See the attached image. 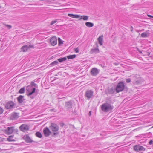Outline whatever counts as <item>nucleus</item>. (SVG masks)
<instances>
[{"mask_svg":"<svg viewBox=\"0 0 153 153\" xmlns=\"http://www.w3.org/2000/svg\"><path fill=\"white\" fill-rule=\"evenodd\" d=\"M131 81V80L130 79H126V82L127 83H129Z\"/></svg>","mask_w":153,"mask_h":153,"instance_id":"72a5a7b5","label":"nucleus"},{"mask_svg":"<svg viewBox=\"0 0 153 153\" xmlns=\"http://www.w3.org/2000/svg\"><path fill=\"white\" fill-rule=\"evenodd\" d=\"M58 62L57 61H55L51 63V65L53 66L54 65H56L58 64Z\"/></svg>","mask_w":153,"mask_h":153,"instance_id":"bb28decb","label":"nucleus"},{"mask_svg":"<svg viewBox=\"0 0 153 153\" xmlns=\"http://www.w3.org/2000/svg\"><path fill=\"white\" fill-rule=\"evenodd\" d=\"M28 49V46L27 45L23 46L21 48V51L24 52H27Z\"/></svg>","mask_w":153,"mask_h":153,"instance_id":"2eb2a0df","label":"nucleus"},{"mask_svg":"<svg viewBox=\"0 0 153 153\" xmlns=\"http://www.w3.org/2000/svg\"><path fill=\"white\" fill-rule=\"evenodd\" d=\"M153 128V126L152 127H151V128Z\"/></svg>","mask_w":153,"mask_h":153,"instance_id":"58836bf2","label":"nucleus"},{"mask_svg":"<svg viewBox=\"0 0 153 153\" xmlns=\"http://www.w3.org/2000/svg\"><path fill=\"white\" fill-rule=\"evenodd\" d=\"M76 57V55L75 54L69 55L67 56L68 59H70L75 58Z\"/></svg>","mask_w":153,"mask_h":153,"instance_id":"4be33fe9","label":"nucleus"},{"mask_svg":"<svg viewBox=\"0 0 153 153\" xmlns=\"http://www.w3.org/2000/svg\"><path fill=\"white\" fill-rule=\"evenodd\" d=\"M24 138L25 141L27 143H30L32 142V140L27 135H25L24 136Z\"/></svg>","mask_w":153,"mask_h":153,"instance_id":"f8f14e48","label":"nucleus"},{"mask_svg":"<svg viewBox=\"0 0 153 153\" xmlns=\"http://www.w3.org/2000/svg\"><path fill=\"white\" fill-rule=\"evenodd\" d=\"M28 87H29V86H27V88H28Z\"/></svg>","mask_w":153,"mask_h":153,"instance_id":"ea45409f","label":"nucleus"},{"mask_svg":"<svg viewBox=\"0 0 153 153\" xmlns=\"http://www.w3.org/2000/svg\"><path fill=\"white\" fill-rule=\"evenodd\" d=\"M125 85L124 83L122 82H120L117 85L116 88V91L117 93H119L122 91L124 89Z\"/></svg>","mask_w":153,"mask_h":153,"instance_id":"7ed1b4c3","label":"nucleus"},{"mask_svg":"<svg viewBox=\"0 0 153 153\" xmlns=\"http://www.w3.org/2000/svg\"><path fill=\"white\" fill-rule=\"evenodd\" d=\"M34 47L33 45H31L29 46H28V49L30 48H33Z\"/></svg>","mask_w":153,"mask_h":153,"instance_id":"2f4dec72","label":"nucleus"},{"mask_svg":"<svg viewBox=\"0 0 153 153\" xmlns=\"http://www.w3.org/2000/svg\"><path fill=\"white\" fill-rule=\"evenodd\" d=\"M80 18H79V20L82 19L84 20H88V17L87 16H80Z\"/></svg>","mask_w":153,"mask_h":153,"instance_id":"f3484780","label":"nucleus"},{"mask_svg":"<svg viewBox=\"0 0 153 153\" xmlns=\"http://www.w3.org/2000/svg\"><path fill=\"white\" fill-rule=\"evenodd\" d=\"M91 111H90L89 113V116L91 115Z\"/></svg>","mask_w":153,"mask_h":153,"instance_id":"4c0bfd02","label":"nucleus"},{"mask_svg":"<svg viewBox=\"0 0 153 153\" xmlns=\"http://www.w3.org/2000/svg\"><path fill=\"white\" fill-rule=\"evenodd\" d=\"M51 44L53 46L56 45L57 43V39L55 36L52 37L50 39Z\"/></svg>","mask_w":153,"mask_h":153,"instance_id":"423d86ee","label":"nucleus"},{"mask_svg":"<svg viewBox=\"0 0 153 153\" xmlns=\"http://www.w3.org/2000/svg\"><path fill=\"white\" fill-rule=\"evenodd\" d=\"M30 84L31 85L34 86H36V84L34 82H31Z\"/></svg>","mask_w":153,"mask_h":153,"instance_id":"c756f323","label":"nucleus"},{"mask_svg":"<svg viewBox=\"0 0 153 153\" xmlns=\"http://www.w3.org/2000/svg\"><path fill=\"white\" fill-rule=\"evenodd\" d=\"M85 24L86 26L88 27H92L94 26L93 24L90 22H86Z\"/></svg>","mask_w":153,"mask_h":153,"instance_id":"6ab92c4d","label":"nucleus"},{"mask_svg":"<svg viewBox=\"0 0 153 153\" xmlns=\"http://www.w3.org/2000/svg\"><path fill=\"white\" fill-rule=\"evenodd\" d=\"M67 59L66 57H64L62 58H59L58 59V61L60 62H61L63 61H65Z\"/></svg>","mask_w":153,"mask_h":153,"instance_id":"5701e85b","label":"nucleus"},{"mask_svg":"<svg viewBox=\"0 0 153 153\" xmlns=\"http://www.w3.org/2000/svg\"><path fill=\"white\" fill-rule=\"evenodd\" d=\"M93 91L91 90H90L87 91L86 92L85 95L89 99L93 95Z\"/></svg>","mask_w":153,"mask_h":153,"instance_id":"9b49d317","label":"nucleus"},{"mask_svg":"<svg viewBox=\"0 0 153 153\" xmlns=\"http://www.w3.org/2000/svg\"><path fill=\"white\" fill-rule=\"evenodd\" d=\"M101 108L102 111L105 112H107L113 109L111 105L108 103L102 104L101 106Z\"/></svg>","mask_w":153,"mask_h":153,"instance_id":"f03ea898","label":"nucleus"},{"mask_svg":"<svg viewBox=\"0 0 153 153\" xmlns=\"http://www.w3.org/2000/svg\"><path fill=\"white\" fill-rule=\"evenodd\" d=\"M114 65H118V64L117 63H114Z\"/></svg>","mask_w":153,"mask_h":153,"instance_id":"e433bc0d","label":"nucleus"},{"mask_svg":"<svg viewBox=\"0 0 153 153\" xmlns=\"http://www.w3.org/2000/svg\"><path fill=\"white\" fill-rule=\"evenodd\" d=\"M32 91L30 92L28 89L27 90V91H28L29 93L28 94V96H30L33 93H34L35 91V88H33V89L31 90Z\"/></svg>","mask_w":153,"mask_h":153,"instance_id":"412c9836","label":"nucleus"},{"mask_svg":"<svg viewBox=\"0 0 153 153\" xmlns=\"http://www.w3.org/2000/svg\"><path fill=\"white\" fill-rule=\"evenodd\" d=\"M19 128L21 131L25 132L29 130V127L28 125L25 124H24L20 126Z\"/></svg>","mask_w":153,"mask_h":153,"instance_id":"39448f33","label":"nucleus"},{"mask_svg":"<svg viewBox=\"0 0 153 153\" xmlns=\"http://www.w3.org/2000/svg\"><path fill=\"white\" fill-rule=\"evenodd\" d=\"M153 143V141L152 140H151L149 142V144L150 145H151Z\"/></svg>","mask_w":153,"mask_h":153,"instance_id":"f704fd0d","label":"nucleus"},{"mask_svg":"<svg viewBox=\"0 0 153 153\" xmlns=\"http://www.w3.org/2000/svg\"><path fill=\"white\" fill-rule=\"evenodd\" d=\"M24 96L20 95L17 98L18 101L20 103H22L23 102V98Z\"/></svg>","mask_w":153,"mask_h":153,"instance_id":"aec40b11","label":"nucleus"},{"mask_svg":"<svg viewBox=\"0 0 153 153\" xmlns=\"http://www.w3.org/2000/svg\"><path fill=\"white\" fill-rule=\"evenodd\" d=\"M149 36V33H148L143 32L141 34V36L143 38L147 37Z\"/></svg>","mask_w":153,"mask_h":153,"instance_id":"a211bd4d","label":"nucleus"},{"mask_svg":"<svg viewBox=\"0 0 153 153\" xmlns=\"http://www.w3.org/2000/svg\"><path fill=\"white\" fill-rule=\"evenodd\" d=\"M14 129L13 127H8L7 129L5 130V133L8 135L11 134L13 132Z\"/></svg>","mask_w":153,"mask_h":153,"instance_id":"9d476101","label":"nucleus"},{"mask_svg":"<svg viewBox=\"0 0 153 153\" xmlns=\"http://www.w3.org/2000/svg\"><path fill=\"white\" fill-rule=\"evenodd\" d=\"M36 135L39 138H41L42 137V135L41 133L39 132H37L36 133Z\"/></svg>","mask_w":153,"mask_h":153,"instance_id":"393cba45","label":"nucleus"},{"mask_svg":"<svg viewBox=\"0 0 153 153\" xmlns=\"http://www.w3.org/2000/svg\"><path fill=\"white\" fill-rule=\"evenodd\" d=\"M14 106V103L12 101H10L6 104L5 107L7 109H10L13 108Z\"/></svg>","mask_w":153,"mask_h":153,"instance_id":"0eeeda50","label":"nucleus"},{"mask_svg":"<svg viewBox=\"0 0 153 153\" xmlns=\"http://www.w3.org/2000/svg\"><path fill=\"white\" fill-rule=\"evenodd\" d=\"M25 92V88H22L20 89L19 91V93L20 94H23Z\"/></svg>","mask_w":153,"mask_h":153,"instance_id":"a878e982","label":"nucleus"},{"mask_svg":"<svg viewBox=\"0 0 153 153\" xmlns=\"http://www.w3.org/2000/svg\"><path fill=\"white\" fill-rule=\"evenodd\" d=\"M134 149L136 151H141L145 150V149L143 146L139 145H136L134 147Z\"/></svg>","mask_w":153,"mask_h":153,"instance_id":"6e6552de","label":"nucleus"},{"mask_svg":"<svg viewBox=\"0 0 153 153\" xmlns=\"http://www.w3.org/2000/svg\"><path fill=\"white\" fill-rule=\"evenodd\" d=\"M4 111V109L1 107H0V115L3 114Z\"/></svg>","mask_w":153,"mask_h":153,"instance_id":"c85d7f7f","label":"nucleus"},{"mask_svg":"<svg viewBox=\"0 0 153 153\" xmlns=\"http://www.w3.org/2000/svg\"><path fill=\"white\" fill-rule=\"evenodd\" d=\"M68 16L72 17L73 18H77L78 19L79 18H80V16H79V15H74L72 14H70L69 13L68 14Z\"/></svg>","mask_w":153,"mask_h":153,"instance_id":"4468645a","label":"nucleus"},{"mask_svg":"<svg viewBox=\"0 0 153 153\" xmlns=\"http://www.w3.org/2000/svg\"><path fill=\"white\" fill-rule=\"evenodd\" d=\"M91 74L92 76H96L99 73L98 69L96 68H93L91 71Z\"/></svg>","mask_w":153,"mask_h":153,"instance_id":"1a4fd4ad","label":"nucleus"},{"mask_svg":"<svg viewBox=\"0 0 153 153\" xmlns=\"http://www.w3.org/2000/svg\"><path fill=\"white\" fill-rule=\"evenodd\" d=\"M103 36L102 35L100 36L98 38L97 40L98 41L100 45H102L103 44Z\"/></svg>","mask_w":153,"mask_h":153,"instance_id":"ddd939ff","label":"nucleus"},{"mask_svg":"<svg viewBox=\"0 0 153 153\" xmlns=\"http://www.w3.org/2000/svg\"><path fill=\"white\" fill-rule=\"evenodd\" d=\"M74 51L76 53H78L79 52V49L78 48H77L74 49Z\"/></svg>","mask_w":153,"mask_h":153,"instance_id":"7c9ffc66","label":"nucleus"},{"mask_svg":"<svg viewBox=\"0 0 153 153\" xmlns=\"http://www.w3.org/2000/svg\"><path fill=\"white\" fill-rule=\"evenodd\" d=\"M7 140L9 142L15 141V140L14 138L13 135L9 136L7 139Z\"/></svg>","mask_w":153,"mask_h":153,"instance_id":"dca6fc26","label":"nucleus"},{"mask_svg":"<svg viewBox=\"0 0 153 153\" xmlns=\"http://www.w3.org/2000/svg\"><path fill=\"white\" fill-rule=\"evenodd\" d=\"M49 128L52 132V137L55 136L59 134V126L56 124L52 123L49 126Z\"/></svg>","mask_w":153,"mask_h":153,"instance_id":"f257e3e1","label":"nucleus"},{"mask_svg":"<svg viewBox=\"0 0 153 153\" xmlns=\"http://www.w3.org/2000/svg\"><path fill=\"white\" fill-rule=\"evenodd\" d=\"M5 25L7 27H8L9 29H10L11 27V26L10 25Z\"/></svg>","mask_w":153,"mask_h":153,"instance_id":"473e14b6","label":"nucleus"},{"mask_svg":"<svg viewBox=\"0 0 153 153\" xmlns=\"http://www.w3.org/2000/svg\"><path fill=\"white\" fill-rule=\"evenodd\" d=\"M57 22V19H56L54 20H53L50 23V25H53L54 24H55Z\"/></svg>","mask_w":153,"mask_h":153,"instance_id":"cd10ccee","label":"nucleus"},{"mask_svg":"<svg viewBox=\"0 0 153 153\" xmlns=\"http://www.w3.org/2000/svg\"><path fill=\"white\" fill-rule=\"evenodd\" d=\"M43 132L45 136L46 137H49L50 135L52 136V132L50 128L47 127H45L43 129Z\"/></svg>","mask_w":153,"mask_h":153,"instance_id":"20e7f679","label":"nucleus"},{"mask_svg":"<svg viewBox=\"0 0 153 153\" xmlns=\"http://www.w3.org/2000/svg\"><path fill=\"white\" fill-rule=\"evenodd\" d=\"M58 45L59 46H60L63 44V41L60 38H58Z\"/></svg>","mask_w":153,"mask_h":153,"instance_id":"b1692460","label":"nucleus"},{"mask_svg":"<svg viewBox=\"0 0 153 153\" xmlns=\"http://www.w3.org/2000/svg\"><path fill=\"white\" fill-rule=\"evenodd\" d=\"M147 16L149 17L152 18H153V16L149 14L147 15Z\"/></svg>","mask_w":153,"mask_h":153,"instance_id":"c9c22d12","label":"nucleus"}]
</instances>
